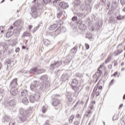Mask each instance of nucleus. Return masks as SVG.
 I'll list each match as a JSON object with an SVG mask.
<instances>
[{
	"instance_id": "nucleus-1",
	"label": "nucleus",
	"mask_w": 125,
	"mask_h": 125,
	"mask_svg": "<svg viewBox=\"0 0 125 125\" xmlns=\"http://www.w3.org/2000/svg\"><path fill=\"white\" fill-rule=\"evenodd\" d=\"M40 5H41V4L39 3V2H36L31 7L32 16L33 18H37V17L39 16V13H38L37 10L40 8Z\"/></svg>"
},
{
	"instance_id": "nucleus-2",
	"label": "nucleus",
	"mask_w": 125,
	"mask_h": 125,
	"mask_svg": "<svg viewBox=\"0 0 125 125\" xmlns=\"http://www.w3.org/2000/svg\"><path fill=\"white\" fill-rule=\"evenodd\" d=\"M20 120L21 122H26L27 121V114L26 113V110H24L23 108H21L20 109Z\"/></svg>"
},
{
	"instance_id": "nucleus-3",
	"label": "nucleus",
	"mask_w": 125,
	"mask_h": 125,
	"mask_svg": "<svg viewBox=\"0 0 125 125\" xmlns=\"http://www.w3.org/2000/svg\"><path fill=\"white\" fill-rule=\"evenodd\" d=\"M41 97V95L38 92H36L34 94L31 95L29 96V100L31 103H34L35 101H39Z\"/></svg>"
},
{
	"instance_id": "nucleus-4",
	"label": "nucleus",
	"mask_w": 125,
	"mask_h": 125,
	"mask_svg": "<svg viewBox=\"0 0 125 125\" xmlns=\"http://www.w3.org/2000/svg\"><path fill=\"white\" fill-rule=\"evenodd\" d=\"M4 105H6V106H10V107L13 108V107L16 105V102L14 99L6 100L4 102Z\"/></svg>"
},
{
	"instance_id": "nucleus-5",
	"label": "nucleus",
	"mask_w": 125,
	"mask_h": 125,
	"mask_svg": "<svg viewBox=\"0 0 125 125\" xmlns=\"http://www.w3.org/2000/svg\"><path fill=\"white\" fill-rule=\"evenodd\" d=\"M62 64V62L61 61H55L51 64L50 66V70H54L56 68H58L60 65Z\"/></svg>"
},
{
	"instance_id": "nucleus-6",
	"label": "nucleus",
	"mask_w": 125,
	"mask_h": 125,
	"mask_svg": "<svg viewBox=\"0 0 125 125\" xmlns=\"http://www.w3.org/2000/svg\"><path fill=\"white\" fill-rule=\"evenodd\" d=\"M53 97H54V98L53 100L52 105L53 106H57L60 103V101L58 100L59 96L58 95H55L53 96Z\"/></svg>"
},
{
	"instance_id": "nucleus-7",
	"label": "nucleus",
	"mask_w": 125,
	"mask_h": 125,
	"mask_svg": "<svg viewBox=\"0 0 125 125\" xmlns=\"http://www.w3.org/2000/svg\"><path fill=\"white\" fill-rule=\"evenodd\" d=\"M39 85V82L38 81H34L30 85V89L32 91H36L37 87Z\"/></svg>"
},
{
	"instance_id": "nucleus-8",
	"label": "nucleus",
	"mask_w": 125,
	"mask_h": 125,
	"mask_svg": "<svg viewBox=\"0 0 125 125\" xmlns=\"http://www.w3.org/2000/svg\"><path fill=\"white\" fill-rule=\"evenodd\" d=\"M65 33L66 32V28L65 27H58L57 30L54 32V35L58 36L60 32Z\"/></svg>"
},
{
	"instance_id": "nucleus-9",
	"label": "nucleus",
	"mask_w": 125,
	"mask_h": 125,
	"mask_svg": "<svg viewBox=\"0 0 125 125\" xmlns=\"http://www.w3.org/2000/svg\"><path fill=\"white\" fill-rule=\"evenodd\" d=\"M19 28H17L14 31V35L15 37H19L20 35V32L22 31L23 27L22 26H19Z\"/></svg>"
},
{
	"instance_id": "nucleus-10",
	"label": "nucleus",
	"mask_w": 125,
	"mask_h": 125,
	"mask_svg": "<svg viewBox=\"0 0 125 125\" xmlns=\"http://www.w3.org/2000/svg\"><path fill=\"white\" fill-rule=\"evenodd\" d=\"M101 68V66L98 69L97 72L93 75V79H96L97 77V79L101 77V74H102V71L100 69Z\"/></svg>"
},
{
	"instance_id": "nucleus-11",
	"label": "nucleus",
	"mask_w": 125,
	"mask_h": 125,
	"mask_svg": "<svg viewBox=\"0 0 125 125\" xmlns=\"http://www.w3.org/2000/svg\"><path fill=\"white\" fill-rule=\"evenodd\" d=\"M59 6L64 9H66V8H68V7H69V4H68V3H66L65 2H60Z\"/></svg>"
},
{
	"instance_id": "nucleus-12",
	"label": "nucleus",
	"mask_w": 125,
	"mask_h": 125,
	"mask_svg": "<svg viewBox=\"0 0 125 125\" xmlns=\"http://www.w3.org/2000/svg\"><path fill=\"white\" fill-rule=\"evenodd\" d=\"M18 93V91L17 90V88L16 87H12L10 90V94L11 95L15 96Z\"/></svg>"
},
{
	"instance_id": "nucleus-13",
	"label": "nucleus",
	"mask_w": 125,
	"mask_h": 125,
	"mask_svg": "<svg viewBox=\"0 0 125 125\" xmlns=\"http://www.w3.org/2000/svg\"><path fill=\"white\" fill-rule=\"evenodd\" d=\"M18 84L17 83V79L13 80L10 83V86L12 87H16Z\"/></svg>"
},
{
	"instance_id": "nucleus-14",
	"label": "nucleus",
	"mask_w": 125,
	"mask_h": 125,
	"mask_svg": "<svg viewBox=\"0 0 125 125\" xmlns=\"http://www.w3.org/2000/svg\"><path fill=\"white\" fill-rule=\"evenodd\" d=\"M74 57H75V55H72L71 56V58L69 59V57H67L66 58L64 61L63 62V63L64 64H65L66 65H68V64H69V63H70V62H71V60L72 59H73V58H74Z\"/></svg>"
},
{
	"instance_id": "nucleus-15",
	"label": "nucleus",
	"mask_w": 125,
	"mask_h": 125,
	"mask_svg": "<svg viewBox=\"0 0 125 125\" xmlns=\"http://www.w3.org/2000/svg\"><path fill=\"white\" fill-rule=\"evenodd\" d=\"M66 96L70 102L73 101V98H72V93L70 92H67L66 93Z\"/></svg>"
},
{
	"instance_id": "nucleus-16",
	"label": "nucleus",
	"mask_w": 125,
	"mask_h": 125,
	"mask_svg": "<svg viewBox=\"0 0 125 125\" xmlns=\"http://www.w3.org/2000/svg\"><path fill=\"white\" fill-rule=\"evenodd\" d=\"M14 26L15 27H17V28H19V27H22V26L21 25V21L18 20L16 21L14 23Z\"/></svg>"
},
{
	"instance_id": "nucleus-17",
	"label": "nucleus",
	"mask_w": 125,
	"mask_h": 125,
	"mask_svg": "<svg viewBox=\"0 0 125 125\" xmlns=\"http://www.w3.org/2000/svg\"><path fill=\"white\" fill-rule=\"evenodd\" d=\"M10 120V118L8 117L7 115H5L3 118L2 119V123H7V122H9Z\"/></svg>"
},
{
	"instance_id": "nucleus-18",
	"label": "nucleus",
	"mask_w": 125,
	"mask_h": 125,
	"mask_svg": "<svg viewBox=\"0 0 125 125\" xmlns=\"http://www.w3.org/2000/svg\"><path fill=\"white\" fill-rule=\"evenodd\" d=\"M43 42H44V44L46 46H51V43H50V41H49V40H48V39H45L43 41Z\"/></svg>"
},
{
	"instance_id": "nucleus-19",
	"label": "nucleus",
	"mask_w": 125,
	"mask_h": 125,
	"mask_svg": "<svg viewBox=\"0 0 125 125\" xmlns=\"http://www.w3.org/2000/svg\"><path fill=\"white\" fill-rule=\"evenodd\" d=\"M79 28L80 30H82V31H84L86 30V26L83 23H81L79 26Z\"/></svg>"
},
{
	"instance_id": "nucleus-20",
	"label": "nucleus",
	"mask_w": 125,
	"mask_h": 125,
	"mask_svg": "<svg viewBox=\"0 0 125 125\" xmlns=\"http://www.w3.org/2000/svg\"><path fill=\"white\" fill-rule=\"evenodd\" d=\"M62 81L65 82V81H67L69 79V75L67 74H63L62 76Z\"/></svg>"
},
{
	"instance_id": "nucleus-21",
	"label": "nucleus",
	"mask_w": 125,
	"mask_h": 125,
	"mask_svg": "<svg viewBox=\"0 0 125 125\" xmlns=\"http://www.w3.org/2000/svg\"><path fill=\"white\" fill-rule=\"evenodd\" d=\"M123 50L122 49H118L117 50L115 51L114 53V56H118V55L121 54L122 52H123Z\"/></svg>"
},
{
	"instance_id": "nucleus-22",
	"label": "nucleus",
	"mask_w": 125,
	"mask_h": 125,
	"mask_svg": "<svg viewBox=\"0 0 125 125\" xmlns=\"http://www.w3.org/2000/svg\"><path fill=\"white\" fill-rule=\"evenodd\" d=\"M22 102L25 105H28V103H29V101H28V99L26 97H24L22 98Z\"/></svg>"
},
{
	"instance_id": "nucleus-23",
	"label": "nucleus",
	"mask_w": 125,
	"mask_h": 125,
	"mask_svg": "<svg viewBox=\"0 0 125 125\" xmlns=\"http://www.w3.org/2000/svg\"><path fill=\"white\" fill-rule=\"evenodd\" d=\"M78 51V46H75L73 48L71 49L70 50V53H73V54H76Z\"/></svg>"
},
{
	"instance_id": "nucleus-24",
	"label": "nucleus",
	"mask_w": 125,
	"mask_h": 125,
	"mask_svg": "<svg viewBox=\"0 0 125 125\" xmlns=\"http://www.w3.org/2000/svg\"><path fill=\"white\" fill-rule=\"evenodd\" d=\"M78 83L79 82L78 81V80H77L76 79H74L71 83L72 87L77 86V85H78Z\"/></svg>"
},
{
	"instance_id": "nucleus-25",
	"label": "nucleus",
	"mask_w": 125,
	"mask_h": 125,
	"mask_svg": "<svg viewBox=\"0 0 125 125\" xmlns=\"http://www.w3.org/2000/svg\"><path fill=\"white\" fill-rule=\"evenodd\" d=\"M50 0H43V1L44 3L46 4L47 3H49V2H50ZM57 1H58V0H54V1H53V4L54 5H56V3H57Z\"/></svg>"
},
{
	"instance_id": "nucleus-26",
	"label": "nucleus",
	"mask_w": 125,
	"mask_h": 125,
	"mask_svg": "<svg viewBox=\"0 0 125 125\" xmlns=\"http://www.w3.org/2000/svg\"><path fill=\"white\" fill-rule=\"evenodd\" d=\"M117 7H118V3L116 2V1H114L112 3V5H111V8L113 9H116L117 8Z\"/></svg>"
},
{
	"instance_id": "nucleus-27",
	"label": "nucleus",
	"mask_w": 125,
	"mask_h": 125,
	"mask_svg": "<svg viewBox=\"0 0 125 125\" xmlns=\"http://www.w3.org/2000/svg\"><path fill=\"white\" fill-rule=\"evenodd\" d=\"M56 28H57V24H53L49 27V31H53Z\"/></svg>"
},
{
	"instance_id": "nucleus-28",
	"label": "nucleus",
	"mask_w": 125,
	"mask_h": 125,
	"mask_svg": "<svg viewBox=\"0 0 125 125\" xmlns=\"http://www.w3.org/2000/svg\"><path fill=\"white\" fill-rule=\"evenodd\" d=\"M62 13H63V12H62V11H61V10L59 9L58 10L57 13V18H60V17H61V15H62Z\"/></svg>"
},
{
	"instance_id": "nucleus-29",
	"label": "nucleus",
	"mask_w": 125,
	"mask_h": 125,
	"mask_svg": "<svg viewBox=\"0 0 125 125\" xmlns=\"http://www.w3.org/2000/svg\"><path fill=\"white\" fill-rule=\"evenodd\" d=\"M21 95L22 96H27V95H28V91H27V90H23L21 91Z\"/></svg>"
},
{
	"instance_id": "nucleus-30",
	"label": "nucleus",
	"mask_w": 125,
	"mask_h": 125,
	"mask_svg": "<svg viewBox=\"0 0 125 125\" xmlns=\"http://www.w3.org/2000/svg\"><path fill=\"white\" fill-rule=\"evenodd\" d=\"M13 35V33L11 32V31L9 30L8 32L6 34V38L7 39H8L9 38H10L11 36Z\"/></svg>"
},
{
	"instance_id": "nucleus-31",
	"label": "nucleus",
	"mask_w": 125,
	"mask_h": 125,
	"mask_svg": "<svg viewBox=\"0 0 125 125\" xmlns=\"http://www.w3.org/2000/svg\"><path fill=\"white\" fill-rule=\"evenodd\" d=\"M37 68L36 67H33L31 68L29 72L30 73H31L32 74H36L37 75Z\"/></svg>"
},
{
	"instance_id": "nucleus-32",
	"label": "nucleus",
	"mask_w": 125,
	"mask_h": 125,
	"mask_svg": "<svg viewBox=\"0 0 125 125\" xmlns=\"http://www.w3.org/2000/svg\"><path fill=\"white\" fill-rule=\"evenodd\" d=\"M48 78V77L47 75H44L41 77L40 80H41V81H43V82H45V81H46Z\"/></svg>"
},
{
	"instance_id": "nucleus-33",
	"label": "nucleus",
	"mask_w": 125,
	"mask_h": 125,
	"mask_svg": "<svg viewBox=\"0 0 125 125\" xmlns=\"http://www.w3.org/2000/svg\"><path fill=\"white\" fill-rule=\"evenodd\" d=\"M48 108V106H47V105H45L43 106L42 108V113H45L47 111V108Z\"/></svg>"
},
{
	"instance_id": "nucleus-34",
	"label": "nucleus",
	"mask_w": 125,
	"mask_h": 125,
	"mask_svg": "<svg viewBox=\"0 0 125 125\" xmlns=\"http://www.w3.org/2000/svg\"><path fill=\"white\" fill-rule=\"evenodd\" d=\"M45 72V70L44 69H39L37 71V74L39 75V74H42V73H44Z\"/></svg>"
},
{
	"instance_id": "nucleus-35",
	"label": "nucleus",
	"mask_w": 125,
	"mask_h": 125,
	"mask_svg": "<svg viewBox=\"0 0 125 125\" xmlns=\"http://www.w3.org/2000/svg\"><path fill=\"white\" fill-rule=\"evenodd\" d=\"M72 87V89L73 90H74V91H78L80 90V86H74Z\"/></svg>"
},
{
	"instance_id": "nucleus-36",
	"label": "nucleus",
	"mask_w": 125,
	"mask_h": 125,
	"mask_svg": "<svg viewBox=\"0 0 125 125\" xmlns=\"http://www.w3.org/2000/svg\"><path fill=\"white\" fill-rule=\"evenodd\" d=\"M77 15L79 17V18H83V17H85V16H83V14L82 13H77Z\"/></svg>"
},
{
	"instance_id": "nucleus-37",
	"label": "nucleus",
	"mask_w": 125,
	"mask_h": 125,
	"mask_svg": "<svg viewBox=\"0 0 125 125\" xmlns=\"http://www.w3.org/2000/svg\"><path fill=\"white\" fill-rule=\"evenodd\" d=\"M111 58H112L111 56H108L107 58L105 61V64H107V63H109V62H110V61H111Z\"/></svg>"
},
{
	"instance_id": "nucleus-38",
	"label": "nucleus",
	"mask_w": 125,
	"mask_h": 125,
	"mask_svg": "<svg viewBox=\"0 0 125 125\" xmlns=\"http://www.w3.org/2000/svg\"><path fill=\"white\" fill-rule=\"evenodd\" d=\"M75 118V115H71L69 119V123L72 124L73 123V121Z\"/></svg>"
},
{
	"instance_id": "nucleus-39",
	"label": "nucleus",
	"mask_w": 125,
	"mask_h": 125,
	"mask_svg": "<svg viewBox=\"0 0 125 125\" xmlns=\"http://www.w3.org/2000/svg\"><path fill=\"white\" fill-rule=\"evenodd\" d=\"M117 18L118 20H123V19H125V16H123L119 15L117 17Z\"/></svg>"
},
{
	"instance_id": "nucleus-40",
	"label": "nucleus",
	"mask_w": 125,
	"mask_h": 125,
	"mask_svg": "<svg viewBox=\"0 0 125 125\" xmlns=\"http://www.w3.org/2000/svg\"><path fill=\"white\" fill-rule=\"evenodd\" d=\"M11 63H12L11 60L9 59L6 60V64L7 65H11Z\"/></svg>"
},
{
	"instance_id": "nucleus-41",
	"label": "nucleus",
	"mask_w": 125,
	"mask_h": 125,
	"mask_svg": "<svg viewBox=\"0 0 125 125\" xmlns=\"http://www.w3.org/2000/svg\"><path fill=\"white\" fill-rule=\"evenodd\" d=\"M39 28H40V25H38L37 26L35 27L34 28V30L33 31V33H35V32H36L37 30L39 29Z\"/></svg>"
},
{
	"instance_id": "nucleus-42",
	"label": "nucleus",
	"mask_w": 125,
	"mask_h": 125,
	"mask_svg": "<svg viewBox=\"0 0 125 125\" xmlns=\"http://www.w3.org/2000/svg\"><path fill=\"white\" fill-rule=\"evenodd\" d=\"M76 77H78V78H82V77H83V75L81 74L80 73H77Z\"/></svg>"
},
{
	"instance_id": "nucleus-43",
	"label": "nucleus",
	"mask_w": 125,
	"mask_h": 125,
	"mask_svg": "<svg viewBox=\"0 0 125 125\" xmlns=\"http://www.w3.org/2000/svg\"><path fill=\"white\" fill-rule=\"evenodd\" d=\"M76 118H77V119H79V120H81V119H82V116L81 115H80V114H77L76 115Z\"/></svg>"
},
{
	"instance_id": "nucleus-44",
	"label": "nucleus",
	"mask_w": 125,
	"mask_h": 125,
	"mask_svg": "<svg viewBox=\"0 0 125 125\" xmlns=\"http://www.w3.org/2000/svg\"><path fill=\"white\" fill-rule=\"evenodd\" d=\"M89 114H91V111H88L87 113L85 114V117H89Z\"/></svg>"
},
{
	"instance_id": "nucleus-45",
	"label": "nucleus",
	"mask_w": 125,
	"mask_h": 125,
	"mask_svg": "<svg viewBox=\"0 0 125 125\" xmlns=\"http://www.w3.org/2000/svg\"><path fill=\"white\" fill-rule=\"evenodd\" d=\"M72 21H77L78 20V17L74 16L72 18Z\"/></svg>"
},
{
	"instance_id": "nucleus-46",
	"label": "nucleus",
	"mask_w": 125,
	"mask_h": 125,
	"mask_svg": "<svg viewBox=\"0 0 125 125\" xmlns=\"http://www.w3.org/2000/svg\"><path fill=\"white\" fill-rule=\"evenodd\" d=\"M74 125H80V122L78 121H76L74 122Z\"/></svg>"
},
{
	"instance_id": "nucleus-47",
	"label": "nucleus",
	"mask_w": 125,
	"mask_h": 125,
	"mask_svg": "<svg viewBox=\"0 0 125 125\" xmlns=\"http://www.w3.org/2000/svg\"><path fill=\"white\" fill-rule=\"evenodd\" d=\"M85 46L86 49H89V45L88 44H87V43H86L85 44Z\"/></svg>"
},
{
	"instance_id": "nucleus-48",
	"label": "nucleus",
	"mask_w": 125,
	"mask_h": 125,
	"mask_svg": "<svg viewBox=\"0 0 125 125\" xmlns=\"http://www.w3.org/2000/svg\"><path fill=\"white\" fill-rule=\"evenodd\" d=\"M116 76H118V72H115L113 74L111 75V77H116Z\"/></svg>"
},
{
	"instance_id": "nucleus-49",
	"label": "nucleus",
	"mask_w": 125,
	"mask_h": 125,
	"mask_svg": "<svg viewBox=\"0 0 125 125\" xmlns=\"http://www.w3.org/2000/svg\"><path fill=\"white\" fill-rule=\"evenodd\" d=\"M15 125V122L14 121L10 122L9 125Z\"/></svg>"
},
{
	"instance_id": "nucleus-50",
	"label": "nucleus",
	"mask_w": 125,
	"mask_h": 125,
	"mask_svg": "<svg viewBox=\"0 0 125 125\" xmlns=\"http://www.w3.org/2000/svg\"><path fill=\"white\" fill-rule=\"evenodd\" d=\"M28 35H29V33L28 32H25L24 33H23L24 37H27V36H28Z\"/></svg>"
},
{
	"instance_id": "nucleus-51",
	"label": "nucleus",
	"mask_w": 125,
	"mask_h": 125,
	"mask_svg": "<svg viewBox=\"0 0 125 125\" xmlns=\"http://www.w3.org/2000/svg\"><path fill=\"white\" fill-rule=\"evenodd\" d=\"M3 26H0V31H1V33H3Z\"/></svg>"
},
{
	"instance_id": "nucleus-52",
	"label": "nucleus",
	"mask_w": 125,
	"mask_h": 125,
	"mask_svg": "<svg viewBox=\"0 0 125 125\" xmlns=\"http://www.w3.org/2000/svg\"><path fill=\"white\" fill-rule=\"evenodd\" d=\"M5 50H6L7 47H8V45L5 44L4 46H3Z\"/></svg>"
},
{
	"instance_id": "nucleus-53",
	"label": "nucleus",
	"mask_w": 125,
	"mask_h": 125,
	"mask_svg": "<svg viewBox=\"0 0 125 125\" xmlns=\"http://www.w3.org/2000/svg\"><path fill=\"white\" fill-rule=\"evenodd\" d=\"M121 4H125V0H121Z\"/></svg>"
},
{
	"instance_id": "nucleus-54",
	"label": "nucleus",
	"mask_w": 125,
	"mask_h": 125,
	"mask_svg": "<svg viewBox=\"0 0 125 125\" xmlns=\"http://www.w3.org/2000/svg\"><path fill=\"white\" fill-rule=\"evenodd\" d=\"M118 120V118L116 117V116L114 115L113 117V121H116Z\"/></svg>"
},
{
	"instance_id": "nucleus-55",
	"label": "nucleus",
	"mask_w": 125,
	"mask_h": 125,
	"mask_svg": "<svg viewBox=\"0 0 125 125\" xmlns=\"http://www.w3.org/2000/svg\"><path fill=\"white\" fill-rule=\"evenodd\" d=\"M20 51V49L19 48H17L15 50L16 52H19Z\"/></svg>"
},
{
	"instance_id": "nucleus-56",
	"label": "nucleus",
	"mask_w": 125,
	"mask_h": 125,
	"mask_svg": "<svg viewBox=\"0 0 125 125\" xmlns=\"http://www.w3.org/2000/svg\"><path fill=\"white\" fill-rule=\"evenodd\" d=\"M33 28V26L30 25L28 26V29H29V31H31V29H32Z\"/></svg>"
},
{
	"instance_id": "nucleus-57",
	"label": "nucleus",
	"mask_w": 125,
	"mask_h": 125,
	"mask_svg": "<svg viewBox=\"0 0 125 125\" xmlns=\"http://www.w3.org/2000/svg\"><path fill=\"white\" fill-rule=\"evenodd\" d=\"M123 106H124V104H120L119 109H122V108H123Z\"/></svg>"
},
{
	"instance_id": "nucleus-58",
	"label": "nucleus",
	"mask_w": 125,
	"mask_h": 125,
	"mask_svg": "<svg viewBox=\"0 0 125 125\" xmlns=\"http://www.w3.org/2000/svg\"><path fill=\"white\" fill-rule=\"evenodd\" d=\"M120 46H121V48H123V43H121L119 45V46L117 47V48H119Z\"/></svg>"
},
{
	"instance_id": "nucleus-59",
	"label": "nucleus",
	"mask_w": 125,
	"mask_h": 125,
	"mask_svg": "<svg viewBox=\"0 0 125 125\" xmlns=\"http://www.w3.org/2000/svg\"><path fill=\"white\" fill-rule=\"evenodd\" d=\"M96 96H99V91L96 92Z\"/></svg>"
},
{
	"instance_id": "nucleus-60",
	"label": "nucleus",
	"mask_w": 125,
	"mask_h": 125,
	"mask_svg": "<svg viewBox=\"0 0 125 125\" xmlns=\"http://www.w3.org/2000/svg\"><path fill=\"white\" fill-rule=\"evenodd\" d=\"M13 29V26H11L10 27H9V31H10V30H12Z\"/></svg>"
},
{
	"instance_id": "nucleus-61",
	"label": "nucleus",
	"mask_w": 125,
	"mask_h": 125,
	"mask_svg": "<svg viewBox=\"0 0 125 125\" xmlns=\"http://www.w3.org/2000/svg\"><path fill=\"white\" fill-rule=\"evenodd\" d=\"M78 105H79V102H77L75 104V105H74V107H77V106Z\"/></svg>"
},
{
	"instance_id": "nucleus-62",
	"label": "nucleus",
	"mask_w": 125,
	"mask_h": 125,
	"mask_svg": "<svg viewBox=\"0 0 125 125\" xmlns=\"http://www.w3.org/2000/svg\"><path fill=\"white\" fill-rule=\"evenodd\" d=\"M86 90H89V86H86L85 87Z\"/></svg>"
},
{
	"instance_id": "nucleus-63",
	"label": "nucleus",
	"mask_w": 125,
	"mask_h": 125,
	"mask_svg": "<svg viewBox=\"0 0 125 125\" xmlns=\"http://www.w3.org/2000/svg\"><path fill=\"white\" fill-rule=\"evenodd\" d=\"M108 68H109V69H111V68H112V65H108Z\"/></svg>"
},
{
	"instance_id": "nucleus-64",
	"label": "nucleus",
	"mask_w": 125,
	"mask_h": 125,
	"mask_svg": "<svg viewBox=\"0 0 125 125\" xmlns=\"http://www.w3.org/2000/svg\"><path fill=\"white\" fill-rule=\"evenodd\" d=\"M117 65H118V62H115L114 66H117Z\"/></svg>"
}]
</instances>
